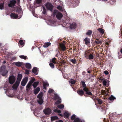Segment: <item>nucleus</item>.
<instances>
[{
  "mask_svg": "<svg viewBox=\"0 0 122 122\" xmlns=\"http://www.w3.org/2000/svg\"><path fill=\"white\" fill-rule=\"evenodd\" d=\"M16 12L18 14L19 16L15 13H11L10 15L11 18L14 19H19L21 17L23 13V11L21 8H18Z\"/></svg>",
  "mask_w": 122,
  "mask_h": 122,
  "instance_id": "obj_1",
  "label": "nucleus"
},
{
  "mask_svg": "<svg viewBox=\"0 0 122 122\" xmlns=\"http://www.w3.org/2000/svg\"><path fill=\"white\" fill-rule=\"evenodd\" d=\"M71 20L68 17L65 20V22L64 21L63 25H67L69 26L70 25V27L71 29H75L76 26V25L75 23H73L71 24Z\"/></svg>",
  "mask_w": 122,
  "mask_h": 122,
  "instance_id": "obj_2",
  "label": "nucleus"
},
{
  "mask_svg": "<svg viewBox=\"0 0 122 122\" xmlns=\"http://www.w3.org/2000/svg\"><path fill=\"white\" fill-rule=\"evenodd\" d=\"M8 71L6 69L5 66H2L0 68V73L3 76H5L8 73Z\"/></svg>",
  "mask_w": 122,
  "mask_h": 122,
  "instance_id": "obj_3",
  "label": "nucleus"
},
{
  "mask_svg": "<svg viewBox=\"0 0 122 122\" xmlns=\"http://www.w3.org/2000/svg\"><path fill=\"white\" fill-rule=\"evenodd\" d=\"M53 15H56V17L59 20L61 19L63 16V15L57 10H54Z\"/></svg>",
  "mask_w": 122,
  "mask_h": 122,
  "instance_id": "obj_4",
  "label": "nucleus"
},
{
  "mask_svg": "<svg viewBox=\"0 0 122 122\" xmlns=\"http://www.w3.org/2000/svg\"><path fill=\"white\" fill-rule=\"evenodd\" d=\"M9 81L10 84H13L15 82L16 80L15 76L11 75L9 77Z\"/></svg>",
  "mask_w": 122,
  "mask_h": 122,
  "instance_id": "obj_5",
  "label": "nucleus"
},
{
  "mask_svg": "<svg viewBox=\"0 0 122 122\" xmlns=\"http://www.w3.org/2000/svg\"><path fill=\"white\" fill-rule=\"evenodd\" d=\"M45 6L47 9L51 10L52 12L53 6L51 3H47L46 4Z\"/></svg>",
  "mask_w": 122,
  "mask_h": 122,
  "instance_id": "obj_6",
  "label": "nucleus"
},
{
  "mask_svg": "<svg viewBox=\"0 0 122 122\" xmlns=\"http://www.w3.org/2000/svg\"><path fill=\"white\" fill-rule=\"evenodd\" d=\"M22 77L21 74H19L17 75V77L15 84H19Z\"/></svg>",
  "mask_w": 122,
  "mask_h": 122,
  "instance_id": "obj_7",
  "label": "nucleus"
},
{
  "mask_svg": "<svg viewBox=\"0 0 122 122\" xmlns=\"http://www.w3.org/2000/svg\"><path fill=\"white\" fill-rule=\"evenodd\" d=\"M43 112L46 115H49L51 113V110L50 108H47L45 110H44Z\"/></svg>",
  "mask_w": 122,
  "mask_h": 122,
  "instance_id": "obj_8",
  "label": "nucleus"
},
{
  "mask_svg": "<svg viewBox=\"0 0 122 122\" xmlns=\"http://www.w3.org/2000/svg\"><path fill=\"white\" fill-rule=\"evenodd\" d=\"M35 79L34 78H31L28 84H32L34 82L33 84H39V82L38 81L35 82Z\"/></svg>",
  "mask_w": 122,
  "mask_h": 122,
  "instance_id": "obj_9",
  "label": "nucleus"
},
{
  "mask_svg": "<svg viewBox=\"0 0 122 122\" xmlns=\"http://www.w3.org/2000/svg\"><path fill=\"white\" fill-rule=\"evenodd\" d=\"M32 85L34 86V88H35V87H36L38 84H27L26 86V90L27 91H29L30 89L31 88V87L32 86Z\"/></svg>",
  "mask_w": 122,
  "mask_h": 122,
  "instance_id": "obj_10",
  "label": "nucleus"
},
{
  "mask_svg": "<svg viewBox=\"0 0 122 122\" xmlns=\"http://www.w3.org/2000/svg\"><path fill=\"white\" fill-rule=\"evenodd\" d=\"M16 3V1L15 0L10 1V3L8 4V6L10 7H12L14 6Z\"/></svg>",
  "mask_w": 122,
  "mask_h": 122,
  "instance_id": "obj_11",
  "label": "nucleus"
},
{
  "mask_svg": "<svg viewBox=\"0 0 122 122\" xmlns=\"http://www.w3.org/2000/svg\"><path fill=\"white\" fill-rule=\"evenodd\" d=\"M77 92L78 94L81 96H82L84 94V91L82 89L78 90L77 91Z\"/></svg>",
  "mask_w": 122,
  "mask_h": 122,
  "instance_id": "obj_12",
  "label": "nucleus"
},
{
  "mask_svg": "<svg viewBox=\"0 0 122 122\" xmlns=\"http://www.w3.org/2000/svg\"><path fill=\"white\" fill-rule=\"evenodd\" d=\"M46 22L49 25L53 26H55V24L56 23V21H51L50 20L48 21V22Z\"/></svg>",
  "mask_w": 122,
  "mask_h": 122,
  "instance_id": "obj_13",
  "label": "nucleus"
},
{
  "mask_svg": "<svg viewBox=\"0 0 122 122\" xmlns=\"http://www.w3.org/2000/svg\"><path fill=\"white\" fill-rule=\"evenodd\" d=\"M8 84H4V90H8L11 89V86H8Z\"/></svg>",
  "mask_w": 122,
  "mask_h": 122,
  "instance_id": "obj_14",
  "label": "nucleus"
},
{
  "mask_svg": "<svg viewBox=\"0 0 122 122\" xmlns=\"http://www.w3.org/2000/svg\"><path fill=\"white\" fill-rule=\"evenodd\" d=\"M28 78L27 77L24 78L21 82V84H26L28 81Z\"/></svg>",
  "mask_w": 122,
  "mask_h": 122,
  "instance_id": "obj_15",
  "label": "nucleus"
},
{
  "mask_svg": "<svg viewBox=\"0 0 122 122\" xmlns=\"http://www.w3.org/2000/svg\"><path fill=\"white\" fill-rule=\"evenodd\" d=\"M40 88L39 87H38L36 88L34 91V94L35 95L37 94L40 91Z\"/></svg>",
  "mask_w": 122,
  "mask_h": 122,
  "instance_id": "obj_16",
  "label": "nucleus"
},
{
  "mask_svg": "<svg viewBox=\"0 0 122 122\" xmlns=\"http://www.w3.org/2000/svg\"><path fill=\"white\" fill-rule=\"evenodd\" d=\"M60 46L63 51H64L66 49V47L64 44L63 43L60 44Z\"/></svg>",
  "mask_w": 122,
  "mask_h": 122,
  "instance_id": "obj_17",
  "label": "nucleus"
},
{
  "mask_svg": "<svg viewBox=\"0 0 122 122\" xmlns=\"http://www.w3.org/2000/svg\"><path fill=\"white\" fill-rule=\"evenodd\" d=\"M33 72L36 75H37L38 74L37 72V68L36 67H34L33 68L32 70Z\"/></svg>",
  "mask_w": 122,
  "mask_h": 122,
  "instance_id": "obj_18",
  "label": "nucleus"
},
{
  "mask_svg": "<svg viewBox=\"0 0 122 122\" xmlns=\"http://www.w3.org/2000/svg\"><path fill=\"white\" fill-rule=\"evenodd\" d=\"M19 85V84H13V86H11V88H12L13 90H16Z\"/></svg>",
  "mask_w": 122,
  "mask_h": 122,
  "instance_id": "obj_19",
  "label": "nucleus"
},
{
  "mask_svg": "<svg viewBox=\"0 0 122 122\" xmlns=\"http://www.w3.org/2000/svg\"><path fill=\"white\" fill-rule=\"evenodd\" d=\"M90 53L88 51H86L85 52L84 54V56L86 59H87Z\"/></svg>",
  "mask_w": 122,
  "mask_h": 122,
  "instance_id": "obj_20",
  "label": "nucleus"
},
{
  "mask_svg": "<svg viewBox=\"0 0 122 122\" xmlns=\"http://www.w3.org/2000/svg\"><path fill=\"white\" fill-rule=\"evenodd\" d=\"M59 98L60 97H59L58 95L57 94H56L54 95L53 99V100H56Z\"/></svg>",
  "mask_w": 122,
  "mask_h": 122,
  "instance_id": "obj_21",
  "label": "nucleus"
},
{
  "mask_svg": "<svg viewBox=\"0 0 122 122\" xmlns=\"http://www.w3.org/2000/svg\"><path fill=\"white\" fill-rule=\"evenodd\" d=\"M51 44V43L49 42H46L44 43L43 46L45 48L47 47Z\"/></svg>",
  "mask_w": 122,
  "mask_h": 122,
  "instance_id": "obj_22",
  "label": "nucleus"
},
{
  "mask_svg": "<svg viewBox=\"0 0 122 122\" xmlns=\"http://www.w3.org/2000/svg\"><path fill=\"white\" fill-rule=\"evenodd\" d=\"M23 62H15V65L17 66L20 67L22 64Z\"/></svg>",
  "mask_w": 122,
  "mask_h": 122,
  "instance_id": "obj_23",
  "label": "nucleus"
},
{
  "mask_svg": "<svg viewBox=\"0 0 122 122\" xmlns=\"http://www.w3.org/2000/svg\"><path fill=\"white\" fill-rule=\"evenodd\" d=\"M84 40L85 41V44L86 45H87L90 43V40L89 38L86 37L84 39Z\"/></svg>",
  "mask_w": 122,
  "mask_h": 122,
  "instance_id": "obj_24",
  "label": "nucleus"
},
{
  "mask_svg": "<svg viewBox=\"0 0 122 122\" xmlns=\"http://www.w3.org/2000/svg\"><path fill=\"white\" fill-rule=\"evenodd\" d=\"M76 81L75 80L72 79H71L69 81V83H71V84H75Z\"/></svg>",
  "mask_w": 122,
  "mask_h": 122,
  "instance_id": "obj_25",
  "label": "nucleus"
},
{
  "mask_svg": "<svg viewBox=\"0 0 122 122\" xmlns=\"http://www.w3.org/2000/svg\"><path fill=\"white\" fill-rule=\"evenodd\" d=\"M116 99V98L112 95H111L108 98L109 100L111 101H113L114 99Z\"/></svg>",
  "mask_w": 122,
  "mask_h": 122,
  "instance_id": "obj_26",
  "label": "nucleus"
},
{
  "mask_svg": "<svg viewBox=\"0 0 122 122\" xmlns=\"http://www.w3.org/2000/svg\"><path fill=\"white\" fill-rule=\"evenodd\" d=\"M43 96V93L42 92H40L38 95L37 97L39 99L42 98Z\"/></svg>",
  "mask_w": 122,
  "mask_h": 122,
  "instance_id": "obj_27",
  "label": "nucleus"
},
{
  "mask_svg": "<svg viewBox=\"0 0 122 122\" xmlns=\"http://www.w3.org/2000/svg\"><path fill=\"white\" fill-rule=\"evenodd\" d=\"M94 56L92 54H90L87 59H92L93 58Z\"/></svg>",
  "mask_w": 122,
  "mask_h": 122,
  "instance_id": "obj_28",
  "label": "nucleus"
},
{
  "mask_svg": "<svg viewBox=\"0 0 122 122\" xmlns=\"http://www.w3.org/2000/svg\"><path fill=\"white\" fill-rule=\"evenodd\" d=\"M25 66L26 68L28 69H31V65L29 63H26V64Z\"/></svg>",
  "mask_w": 122,
  "mask_h": 122,
  "instance_id": "obj_29",
  "label": "nucleus"
},
{
  "mask_svg": "<svg viewBox=\"0 0 122 122\" xmlns=\"http://www.w3.org/2000/svg\"><path fill=\"white\" fill-rule=\"evenodd\" d=\"M39 100L38 101V102L39 104H42L43 103L44 101L42 98L39 99Z\"/></svg>",
  "mask_w": 122,
  "mask_h": 122,
  "instance_id": "obj_30",
  "label": "nucleus"
},
{
  "mask_svg": "<svg viewBox=\"0 0 122 122\" xmlns=\"http://www.w3.org/2000/svg\"><path fill=\"white\" fill-rule=\"evenodd\" d=\"M64 116L65 118H68L69 116V114L68 112H65L64 113Z\"/></svg>",
  "mask_w": 122,
  "mask_h": 122,
  "instance_id": "obj_31",
  "label": "nucleus"
},
{
  "mask_svg": "<svg viewBox=\"0 0 122 122\" xmlns=\"http://www.w3.org/2000/svg\"><path fill=\"white\" fill-rule=\"evenodd\" d=\"M61 99L60 98H59L55 102V103L56 104H60L61 102Z\"/></svg>",
  "mask_w": 122,
  "mask_h": 122,
  "instance_id": "obj_32",
  "label": "nucleus"
},
{
  "mask_svg": "<svg viewBox=\"0 0 122 122\" xmlns=\"http://www.w3.org/2000/svg\"><path fill=\"white\" fill-rule=\"evenodd\" d=\"M97 100L98 104L101 105L103 101L101 99L99 98H97Z\"/></svg>",
  "mask_w": 122,
  "mask_h": 122,
  "instance_id": "obj_33",
  "label": "nucleus"
},
{
  "mask_svg": "<svg viewBox=\"0 0 122 122\" xmlns=\"http://www.w3.org/2000/svg\"><path fill=\"white\" fill-rule=\"evenodd\" d=\"M98 31L101 34H103L104 33V30L101 28H99L98 29Z\"/></svg>",
  "mask_w": 122,
  "mask_h": 122,
  "instance_id": "obj_34",
  "label": "nucleus"
},
{
  "mask_svg": "<svg viewBox=\"0 0 122 122\" xmlns=\"http://www.w3.org/2000/svg\"><path fill=\"white\" fill-rule=\"evenodd\" d=\"M56 58L55 57L53 58L52 59L50 60V61L52 62L53 63L56 64V62L55 61Z\"/></svg>",
  "mask_w": 122,
  "mask_h": 122,
  "instance_id": "obj_35",
  "label": "nucleus"
},
{
  "mask_svg": "<svg viewBox=\"0 0 122 122\" xmlns=\"http://www.w3.org/2000/svg\"><path fill=\"white\" fill-rule=\"evenodd\" d=\"M72 87L74 90H75V88H77V84H71V85Z\"/></svg>",
  "mask_w": 122,
  "mask_h": 122,
  "instance_id": "obj_36",
  "label": "nucleus"
},
{
  "mask_svg": "<svg viewBox=\"0 0 122 122\" xmlns=\"http://www.w3.org/2000/svg\"><path fill=\"white\" fill-rule=\"evenodd\" d=\"M103 84H109V81L108 80H106L103 81Z\"/></svg>",
  "mask_w": 122,
  "mask_h": 122,
  "instance_id": "obj_37",
  "label": "nucleus"
},
{
  "mask_svg": "<svg viewBox=\"0 0 122 122\" xmlns=\"http://www.w3.org/2000/svg\"><path fill=\"white\" fill-rule=\"evenodd\" d=\"M57 107L60 109H62L64 107V105L63 104H60L57 106Z\"/></svg>",
  "mask_w": 122,
  "mask_h": 122,
  "instance_id": "obj_38",
  "label": "nucleus"
},
{
  "mask_svg": "<svg viewBox=\"0 0 122 122\" xmlns=\"http://www.w3.org/2000/svg\"><path fill=\"white\" fill-rule=\"evenodd\" d=\"M54 112H57L58 113H61V111L60 110H58L57 109H55L54 110Z\"/></svg>",
  "mask_w": 122,
  "mask_h": 122,
  "instance_id": "obj_39",
  "label": "nucleus"
},
{
  "mask_svg": "<svg viewBox=\"0 0 122 122\" xmlns=\"http://www.w3.org/2000/svg\"><path fill=\"white\" fill-rule=\"evenodd\" d=\"M49 84H43V88L44 90H46V87L49 86Z\"/></svg>",
  "mask_w": 122,
  "mask_h": 122,
  "instance_id": "obj_40",
  "label": "nucleus"
},
{
  "mask_svg": "<svg viewBox=\"0 0 122 122\" xmlns=\"http://www.w3.org/2000/svg\"><path fill=\"white\" fill-rule=\"evenodd\" d=\"M20 57L21 59H26L27 58V57L24 55H21L19 56Z\"/></svg>",
  "mask_w": 122,
  "mask_h": 122,
  "instance_id": "obj_41",
  "label": "nucleus"
},
{
  "mask_svg": "<svg viewBox=\"0 0 122 122\" xmlns=\"http://www.w3.org/2000/svg\"><path fill=\"white\" fill-rule=\"evenodd\" d=\"M19 44L22 47L24 45L23 41L22 40H20L19 41Z\"/></svg>",
  "mask_w": 122,
  "mask_h": 122,
  "instance_id": "obj_42",
  "label": "nucleus"
},
{
  "mask_svg": "<svg viewBox=\"0 0 122 122\" xmlns=\"http://www.w3.org/2000/svg\"><path fill=\"white\" fill-rule=\"evenodd\" d=\"M92 31L91 30H89L86 33V34L88 35H91L92 33Z\"/></svg>",
  "mask_w": 122,
  "mask_h": 122,
  "instance_id": "obj_43",
  "label": "nucleus"
},
{
  "mask_svg": "<svg viewBox=\"0 0 122 122\" xmlns=\"http://www.w3.org/2000/svg\"><path fill=\"white\" fill-rule=\"evenodd\" d=\"M4 3H1L0 4V9L2 10L4 9Z\"/></svg>",
  "mask_w": 122,
  "mask_h": 122,
  "instance_id": "obj_44",
  "label": "nucleus"
},
{
  "mask_svg": "<svg viewBox=\"0 0 122 122\" xmlns=\"http://www.w3.org/2000/svg\"><path fill=\"white\" fill-rule=\"evenodd\" d=\"M74 122H80V120L79 118H76L74 120Z\"/></svg>",
  "mask_w": 122,
  "mask_h": 122,
  "instance_id": "obj_45",
  "label": "nucleus"
},
{
  "mask_svg": "<svg viewBox=\"0 0 122 122\" xmlns=\"http://www.w3.org/2000/svg\"><path fill=\"white\" fill-rule=\"evenodd\" d=\"M76 1L74 2V3L75 4V6H76L78 5L79 3L78 0H76Z\"/></svg>",
  "mask_w": 122,
  "mask_h": 122,
  "instance_id": "obj_46",
  "label": "nucleus"
},
{
  "mask_svg": "<svg viewBox=\"0 0 122 122\" xmlns=\"http://www.w3.org/2000/svg\"><path fill=\"white\" fill-rule=\"evenodd\" d=\"M85 93L86 94L88 95H92V93L89 91L86 92Z\"/></svg>",
  "mask_w": 122,
  "mask_h": 122,
  "instance_id": "obj_47",
  "label": "nucleus"
},
{
  "mask_svg": "<svg viewBox=\"0 0 122 122\" xmlns=\"http://www.w3.org/2000/svg\"><path fill=\"white\" fill-rule=\"evenodd\" d=\"M54 91L53 89H51V88H50L49 89L48 92L49 93L51 94L53 93Z\"/></svg>",
  "mask_w": 122,
  "mask_h": 122,
  "instance_id": "obj_48",
  "label": "nucleus"
},
{
  "mask_svg": "<svg viewBox=\"0 0 122 122\" xmlns=\"http://www.w3.org/2000/svg\"><path fill=\"white\" fill-rule=\"evenodd\" d=\"M71 119L72 120H73L76 118V115L73 114L71 117Z\"/></svg>",
  "mask_w": 122,
  "mask_h": 122,
  "instance_id": "obj_49",
  "label": "nucleus"
},
{
  "mask_svg": "<svg viewBox=\"0 0 122 122\" xmlns=\"http://www.w3.org/2000/svg\"><path fill=\"white\" fill-rule=\"evenodd\" d=\"M83 91L86 92H87L88 91H89V89L86 87H84L83 88Z\"/></svg>",
  "mask_w": 122,
  "mask_h": 122,
  "instance_id": "obj_50",
  "label": "nucleus"
},
{
  "mask_svg": "<svg viewBox=\"0 0 122 122\" xmlns=\"http://www.w3.org/2000/svg\"><path fill=\"white\" fill-rule=\"evenodd\" d=\"M42 9H43V11H42V13L43 14H45L46 13V11L45 10V8L44 7H42Z\"/></svg>",
  "mask_w": 122,
  "mask_h": 122,
  "instance_id": "obj_51",
  "label": "nucleus"
},
{
  "mask_svg": "<svg viewBox=\"0 0 122 122\" xmlns=\"http://www.w3.org/2000/svg\"><path fill=\"white\" fill-rule=\"evenodd\" d=\"M49 65L52 68H54V64L52 63H50L49 64Z\"/></svg>",
  "mask_w": 122,
  "mask_h": 122,
  "instance_id": "obj_52",
  "label": "nucleus"
},
{
  "mask_svg": "<svg viewBox=\"0 0 122 122\" xmlns=\"http://www.w3.org/2000/svg\"><path fill=\"white\" fill-rule=\"evenodd\" d=\"M70 61L73 63L74 64L76 62V60L75 59H71V60Z\"/></svg>",
  "mask_w": 122,
  "mask_h": 122,
  "instance_id": "obj_53",
  "label": "nucleus"
},
{
  "mask_svg": "<svg viewBox=\"0 0 122 122\" xmlns=\"http://www.w3.org/2000/svg\"><path fill=\"white\" fill-rule=\"evenodd\" d=\"M64 78L66 79H67L69 78L68 75L66 74H65L64 75Z\"/></svg>",
  "mask_w": 122,
  "mask_h": 122,
  "instance_id": "obj_54",
  "label": "nucleus"
},
{
  "mask_svg": "<svg viewBox=\"0 0 122 122\" xmlns=\"http://www.w3.org/2000/svg\"><path fill=\"white\" fill-rule=\"evenodd\" d=\"M57 9L59 10H62V8L60 6H58L57 7Z\"/></svg>",
  "mask_w": 122,
  "mask_h": 122,
  "instance_id": "obj_55",
  "label": "nucleus"
},
{
  "mask_svg": "<svg viewBox=\"0 0 122 122\" xmlns=\"http://www.w3.org/2000/svg\"><path fill=\"white\" fill-rule=\"evenodd\" d=\"M105 106V103H103L102 105V106H103V107L102 106V105L100 106V107H101V108L103 110L104 109V107Z\"/></svg>",
  "mask_w": 122,
  "mask_h": 122,
  "instance_id": "obj_56",
  "label": "nucleus"
},
{
  "mask_svg": "<svg viewBox=\"0 0 122 122\" xmlns=\"http://www.w3.org/2000/svg\"><path fill=\"white\" fill-rule=\"evenodd\" d=\"M95 42L97 44H100L101 43H102V41H95Z\"/></svg>",
  "mask_w": 122,
  "mask_h": 122,
  "instance_id": "obj_57",
  "label": "nucleus"
},
{
  "mask_svg": "<svg viewBox=\"0 0 122 122\" xmlns=\"http://www.w3.org/2000/svg\"><path fill=\"white\" fill-rule=\"evenodd\" d=\"M41 0H36V2L37 3L39 4L41 3Z\"/></svg>",
  "mask_w": 122,
  "mask_h": 122,
  "instance_id": "obj_58",
  "label": "nucleus"
},
{
  "mask_svg": "<svg viewBox=\"0 0 122 122\" xmlns=\"http://www.w3.org/2000/svg\"><path fill=\"white\" fill-rule=\"evenodd\" d=\"M25 73L27 75L29 74V71L28 70H25Z\"/></svg>",
  "mask_w": 122,
  "mask_h": 122,
  "instance_id": "obj_59",
  "label": "nucleus"
},
{
  "mask_svg": "<svg viewBox=\"0 0 122 122\" xmlns=\"http://www.w3.org/2000/svg\"><path fill=\"white\" fill-rule=\"evenodd\" d=\"M104 73L106 75H107L108 74V72L107 71H104Z\"/></svg>",
  "mask_w": 122,
  "mask_h": 122,
  "instance_id": "obj_60",
  "label": "nucleus"
},
{
  "mask_svg": "<svg viewBox=\"0 0 122 122\" xmlns=\"http://www.w3.org/2000/svg\"><path fill=\"white\" fill-rule=\"evenodd\" d=\"M43 84H48L47 81H43Z\"/></svg>",
  "mask_w": 122,
  "mask_h": 122,
  "instance_id": "obj_61",
  "label": "nucleus"
},
{
  "mask_svg": "<svg viewBox=\"0 0 122 122\" xmlns=\"http://www.w3.org/2000/svg\"><path fill=\"white\" fill-rule=\"evenodd\" d=\"M54 116L51 117V121H54V120H55L54 118Z\"/></svg>",
  "mask_w": 122,
  "mask_h": 122,
  "instance_id": "obj_62",
  "label": "nucleus"
},
{
  "mask_svg": "<svg viewBox=\"0 0 122 122\" xmlns=\"http://www.w3.org/2000/svg\"><path fill=\"white\" fill-rule=\"evenodd\" d=\"M82 86L84 88V87H86V84H82Z\"/></svg>",
  "mask_w": 122,
  "mask_h": 122,
  "instance_id": "obj_63",
  "label": "nucleus"
},
{
  "mask_svg": "<svg viewBox=\"0 0 122 122\" xmlns=\"http://www.w3.org/2000/svg\"><path fill=\"white\" fill-rule=\"evenodd\" d=\"M54 118L55 120L58 119V118L57 116H54Z\"/></svg>",
  "mask_w": 122,
  "mask_h": 122,
  "instance_id": "obj_64",
  "label": "nucleus"
}]
</instances>
